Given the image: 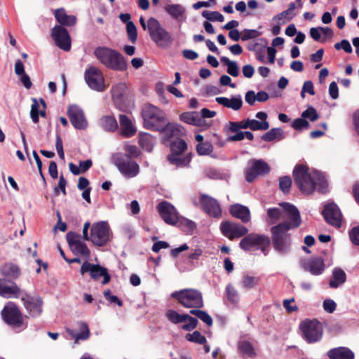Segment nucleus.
<instances>
[{"mask_svg": "<svg viewBox=\"0 0 359 359\" xmlns=\"http://www.w3.org/2000/svg\"><path fill=\"white\" fill-rule=\"evenodd\" d=\"M223 236L233 241L244 236L239 243V247L244 251L260 250L264 256L269 253L271 240L268 236L255 233H248V229L238 223L224 221L220 224Z\"/></svg>", "mask_w": 359, "mask_h": 359, "instance_id": "f257e3e1", "label": "nucleus"}, {"mask_svg": "<svg viewBox=\"0 0 359 359\" xmlns=\"http://www.w3.org/2000/svg\"><path fill=\"white\" fill-rule=\"evenodd\" d=\"M280 205L287 213L290 221L279 223L271 228L272 245L278 253L287 254L291 246V235L288 231L299 227L302 224V219L299 211L294 205L283 202Z\"/></svg>", "mask_w": 359, "mask_h": 359, "instance_id": "f03ea898", "label": "nucleus"}, {"mask_svg": "<svg viewBox=\"0 0 359 359\" xmlns=\"http://www.w3.org/2000/svg\"><path fill=\"white\" fill-rule=\"evenodd\" d=\"M94 55L108 69L123 72L127 69L128 65L125 57L117 50L105 46H99L94 50Z\"/></svg>", "mask_w": 359, "mask_h": 359, "instance_id": "7ed1b4c3", "label": "nucleus"}, {"mask_svg": "<svg viewBox=\"0 0 359 359\" xmlns=\"http://www.w3.org/2000/svg\"><path fill=\"white\" fill-rule=\"evenodd\" d=\"M141 114L145 128L158 132L165 129L167 118L165 112L158 107L151 104H145Z\"/></svg>", "mask_w": 359, "mask_h": 359, "instance_id": "20e7f679", "label": "nucleus"}, {"mask_svg": "<svg viewBox=\"0 0 359 359\" xmlns=\"http://www.w3.org/2000/svg\"><path fill=\"white\" fill-rule=\"evenodd\" d=\"M171 297L185 308L196 309L203 307V299L201 291L194 288L175 291Z\"/></svg>", "mask_w": 359, "mask_h": 359, "instance_id": "39448f33", "label": "nucleus"}, {"mask_svg": "<svg viewBox=\"0 0 359 359\" xmlns=\"http://www.w3.org/2000/svg\"><path fill=\"white\" fill-rule=\"evenodd\" d=\"M1 316L4 322L13 329L27 327L25 319L27 316H24L18 306L13 302H8L5 304L1 311Z\"/></svg>", "mask_w": 359, "mask_h": 359, "instance_id": "423d86ee", "label": "nucleus"}, {"mask_svg": "<svg viewBox=\"0 0 359 359\" xmlns=\"http://www.w3.org/2000/svg\"><path fill=\"white\" fill-rule=\"evenodd\" d=\"M309 167L302 164L297 165L292 172L295 184L304 194H311L317 187V183L309 172Z\"/></svg>", "mask_w": 359, "mask_h": 359, "instance_id": "0eeeda50", "label": "nucleus"}, {"mask_svg": "<svg viewBox=\"0 0 359 359\" xmlns=\"http://www.w3.org/2000/svg\"><path fill=\"white\" fill-rule=\"evenodd\" d=\"M147 29L151 40L161 48L169 47L173 41L171 34L164 29L155 18L147 21Z\"/></svg>", "mask_w": 359, "mask_h": 359, "instance_id": "6e6552de", "label": "nucleus"}, {"mask_svg": "<svg viewBox=\"0 0 359 359\" xmlns=\"http://www.w3.org/2000/svg\"><path fill=\"white\" fill-rule=\"evenodd\" d=\"M303 335L308 343L320 341L323 336L322 324L316 319L305 320L299 325Z\"/></svg>", "mask_w": 359, "mask_h": 359, "instance_id": "1a4fd4ad", "label": "nucleus"}, {"mask_svg": "<svg viewBox=\"0 0 359 359\" xmlns=\"http://www.w3.org/2000/svg\"><path fill=\"white\" fill-rule=\"evenodd\" d=\"M114 162L118 170L126 177H134L140 172L139 165L128 156L118 154L114 157Z\"/></svg>", "mask_w": 359, "mask_h": 359, "instance_id": "9d476101", "label": "nucleus"}, {"mask_svg": "<svg viewBox=\"0 0 359 359\" xmlns=\"http://www.w3.org/2000/svg\"><path fill=\"white\" fill-rule=\"evenodd\" d=\"M111 229L106 222H99L93 224L90 230V241L97 246H104L109 242Z\"/></svg>", "mask_w": 359, "mask_h": 359, "instance_id": "9b49d317", "label": "nucleus"}, {"mask_svg": "<svg viewBox=\"0 0 359 359\" xmlns=\"http://www.w3.org/2000/svg\"><path fill=\"white\" fill-rule=\"evenodd\" d=\"M165 317L170 323L175 325L185 323L181 327L185 331L190 332L194 330L198 324V320L196 318H194L187 313L180 314L177 311L172 309L166 311Z\"/></svg>", "mask_w": 359, "mask_h": 359, "instance_id": "f8f14e48", "label": "nucleus"}, {"mask_svg": "<svg viewBox=\"0 0 359 359\" xmlns=\"http://www.w3.org/2000/svg\"><path fill=\"white\" fill-rule=\"evenodd\" d=\"M86 83L90 88L101 92L104 90V79L101 70L91 66L86 69L84 74Z\"/></svg>", "mask_w": 359, "mask_h": 359, "instance_id": "ddd939ff", "label": "nucleus"}, {"mask_svg": "<svg viewBox=\"0 0 359 359\" xmlns=\"http://www.w3.org/2000/svg\"><path fill=\"white\" fill-rule=\"evenodd\" d=\"M270 166L263 160H252L250 165L245 170V177L248 182H252L258 176H263L269 173Z\"/></svg>", "mask_w": 359, "mask_h": 359, "instance_id": "4468645a", "label": "nucleus"}, {"mask_svg": "<svg viewBox=\"0 0 359 359\" xmlns=\"http://www.w3.org/2000/svg\"><path fill=\"white\" fill-rule=\"evenodd\" d=\"M86 272L90 273V277L94 280H98L101 276L103 277L102 285H106L111 280V276L108 272V269L100 264H93L85 262L81 265L80 273L81 275H83Z\"/></svg>", "mask_w": 359, "mask_h": 359, "instance_id": "2eb2a0df", "label": "nucleus"}, {"mask_svg": "<svg viewBox=\"0 0 359 359\" xmlns=\"http://www.w3.org/2000/svg\"><path fill=\"white\" fill-rule=\"evenodd\" d=\"M156 209L162 219L169 225H177L180 220V215L176 208L170 202L163 201L160 202Z\"/></svg>", "mask_w": 359, "mask_h": 359, "instance_id": "dca6fc26", "label": "nucleus"}, {"mask_svg": "<svg viewBox=\"0 0 359 359\" xmlns=\"http://www.w3.org/2000/svg\"><path fill=\"white\" fill-rule=\"evenodd\" d=\"M20 299L31 317L36 318L41 314L43 301L41 297L23 292Z\"/></svg>", "mask_w": 359, "mask_h": 359, "instance_id": "f3484780", "label": "nucleus"}, {"mask_svg": "<svg viewBox=\"0 0 359 359\" xmlns=\"http://www.w3.org/2000/svg\"><path fill=\"white\" fill-rule=\"evenodd\" d=\"M67 114L72 125L77 130H85L88 127V121L81 108L76 104L69 105Z\"/></svg>", "mask_w": 359, "mask_h": 359, "instance_id": "a211bd4d", "label": "nucleus"}, {"mask_svg": "<svg viewBox=\"0 0 359 359\" xmlns=\"http://www.w3.org/2000/svg\"><path fill=\"white\" fill-rule=\"evenodd\" d=\"M322 215L327 223L339 228L342 223V215L338 205L334 203H328L324 205Z\"/></svg>", "mask_w": 359, "mask_h": 359, "instance_id": "6ab92c4d", "label": "nucleus"}, {"mask_svg": "<svg viewBox=\"0 0 359 359\" xmlns=\"http://www.w3.org/2000/svg\"><path fill=\"white\" fill-rule=\"evenodd\" d=\"M51 36L55 41V44L65 51H69L71 49V37L68 30L60 25H55L52 29Z\"/></svg>", "mask_w": 359, "mask_h": 359, "instance_id": "aec40b11", "label": "nucleus"}, {"mask_svg": "<svg viewBox=\"0 0 359 359\" xmlns=\"http://www.w3.org/2000/svg\"><path fill=\"white\" fill-rule=\"evenodd\" d=\"M23 290L13 281L0 278V297L10 298H20Z\"/></svg>", "mask_w": 359, "mask_h": 359, "instance_id": "412c9836", "label": "nucleus"}, {"mask_svg": "<svg viewBox=\"0 0 359 359\" xmlns=\"http://www.w3.org/2000/svg\"><path fill=\"white\" fill-rule=\"evenodd\" d=\"M200 203L203 211L209 216L219 218L222 216V210L218 201L204 194L200 195Z\"/></svg>", "mask_w": 359, "mask_h": 359, "instance_id": "4be33fe9", "label": "nucleus"}, {"mask_svg": "<svg viewBox=\"0 0 359 359\" xmlns=\"http://www.w3.org/2000/svg\"><path fill=\"white\" fill-rule=\"evenodd\" d=\"M1 274L8 279L16 280L21 275L20 266L12 262H6L0 266Z\"/></svg>", "mask_w": 359, "mask_h": 359, "instance_id": "5701e85b", "label": "nucleus"}, {"mask_svg": "<svg viewBox=\"0 0 359 359\" xmlns=\"http://www.w3.org/2000/svg\"><path fill=\"white\" fill-rule=\"evenodd\" d=\"M229 212L233 217L241 219L243 223H248L250 220V210L245 205L241 204L232 205L229 208Z\"/></svg>", "mask_w": 359, "mask_h": 359, "instance_id": "b1692460", "label": "nucleus"}, {"mask_svg": "<svg viewBox=\"0 0 359 359\" xmlns=\"http://www.w3.org/2000/svg\"><path fill=\"white\" fill-rule=\"evenodd\" d=\"M255 117L260 120L250 118V129L252 130H266L269 128V123L267 121L268 115L266 112L259 111Z\"/></svg>", "mask_w": 359, "mask_h": 359, "instance_id": "393cba45", "label": "nucleus"}, {"mask_svg": "<svg viewBox=\"0 0 359 359\" xmlns=\"http://www.w3.org/2000/svg\"><path fill=\"white\" fill-rule=\"evenodd\" d=\"M118 119L121 126V135L126 138L133 137L136 133L137 130L131 120L124 114H120Z\"/></svg>", "mask_w": 359, "mask_h": 359, "instance_id": "a878e982", "label": "nucleus"}, {"mask_svg": "<svg viewBox=\"0 0 359 359\" xmlns=\"http://www.w3.org/2000/svg\"><path fill=\"white\" fill-rule=\"evenodd\" d=\"M304 269L314 276H319L325 270L324 260L321 257H313L305 264Z\"/></svg>", "mask_w": 359, "mask_h": 359, "instance_id": "bb28decb", "label": "nucleus"}, {"mask_svg": "<svg viewBox=\"0 0 359 359\" xmlns=\"http://www.w3.org/2000/svg\"><path fill=\"white\" fill-rule=\"evenodd\" d=\"M54 15L60 26H74L76 22V18L73 15H67L63 8H57L54 11Z\"/></svg>", "mask_w": 359, "mask_h": 359, "instance_id": "cd10ccee", "label": "nucleus"}, {"mask_svg": "<svg viewBox=\"0 0 359 359\" xmlns=\"http://www.w3.org/2000/svg\"><path fill=\"white\" fill-rule=\"evenodd\" d=\"M330 359H354L353 352L347 347H337L330 349L327 353Z\"/></svg>", "mask_w": 359, "mask_h": 359, "instance_id": "c85d7f7f", "label": "nucleus"}, {"mask_svg": "<svg viewBox=\"0 0 359 359\" xmlns=\"http://www.w3.org/2000/svg\"><path fill=\"white\" fill-rule=\"evenodd\" d=\"M302 6L303 3L302 0H296L295 2H291L288 6V8L273 17V20L280 21L283 18H286L287 20L289 21L296 15L294 11L297 8H301Z\"/></svg>", "mask_w": 359, "mask_h": 359, "instance_id": "c756f323", "label": "nucleus"}, {"mask_svg": "<svg viewBox=\"0 0 359 359\" xmlns=\"http://www.w3.org/2000/svg\"><path fill=\"white\" fill-rule=\"evenodd\" d=\"M180 118L182 121L188 124L201 126L204 123V120L200 117L199 113L197 111H190L182 113L180 116Z\"/></svg>", "mask_w": 359, "mask_h": 359, "instance_id": "7c9ffc66", "label": "nucleus"}, {"mask_svg": "<svg viewBox=\"0 0 359 359\" xmlns=\"http://www.w3.org/2000/svg\"><path fill=\"white\" fill-rule=\"evenodd\" d=\"M126 90L127 86L125 83H118L113 86L111 88V95L114 102H122Z\"/></svg>", "mask_w": 359, "mask_h": 359, "instance_id": "2f4dec72", "label": "nucleus"}, {"mask_svg": "<svg viewBox=\"0 0 359 359\" xmlns=\"http://www.w3.org/2000/svg\"><path fill=\"white\" fill-rule=\"evenodd\" d=\"M346 280V273L342 269L337 268L333 271V280L330 281L329 285L332 288H337L339 285L345 283Z\"/></svg>", "mask_w": 359, "mask_h": 359, "instance_id": "473e14b6", "label": "nucleus"}, {"mask_svg": "<svg viewBox=\"0 0 359 359\" xmlns=\"http://www.w3.org/2000/svg\"><path fill=\"white\" fill-rule=\"evenodd\" d=\"M180 155L181 154H171L168 156L167 158L171 164L175 165L177 167H185L190 163L191 157L189 155L184 157Z\"/></svg>", "mask_w": 359, "mask_h": 359, "instance_id": "72a5a7b5", "label": "nucleus"}, {"mask_svg": "<svg viewBox=\"0 0 359 359\" xmlns=\"http://www.w3.org/2000/svg\"><path fill=\"white\" fill-rule=\"evenodd\" d=\"M266 142H272L275 140H280L283 138V131L280 128H273L261 137Z\"/></svg>", "mask_w": 359, "mask_h": 359, "instance_id": "f704fd0d", "label": "nucleus"}, {"mask_svg": "<svg viewBox=\"0 0 359 359\" xmlns=\"http://www.w3.org/2000/svg\"><path fill=\"white\" fill-rule=\"evenodd\" d=\"M79 328L81 332L79 333L75 334L74 330H68L67 332L74 337L76 340H86L89 338L90 331L88 325L84 322H81L79 323Z\"/></svg>", "mask_w": 359, "mask_h": 359, "instance_id": "c9c22d12", "label": "nucleus"}, {"mask_svg": "<svg viewBox=\"0 0 359 359\" xmlns=\"http://www.w3.org/2000/svg\"><path fill=\"white\" fill-rule=\"evenodd\" d=\"M139 144L143 150L148 152L151 151L154 147L152 137L147 133H140Z\"/></svg>", "mask_w": 359, "mask_h": 359, "instance_id": "e433bc0d", "label": "nucleus"}, {"mask_svg": "<svg viewBox=\"0 0 359 359\" xmlns=\"http://www.w3.org/2000/svg\"><path fill=\"white\" fill-rule=\"evenodd\" d=\"M100 123L103 128L107 131L114 132L118 128L116 118L111 116H106L100 119Z\"/></svg>", "mask_w": 359, "mask_h": 359, "instance_id": "4c0bfd02", "label": "nucleus"}, {"mask_svg": "<svg viewBox=\"0 0 359 359\" xmlns=\"http://www.w3.org/2000/svg\"><path fill=\"white\" fill-rule=\"evenodd\" d=\"M164 10L173 18H178L184 13V8L180 4H170L164 7Z\"/></svg>", "mask_w": 359, "mask_h": 359, "instance_id": "58836bf2", "label": "nucleus"}, {"mask_svg": "<svg viewBox=\"0 0 359 359\" xmlns=\"http://www.w3.org/2000/svg\"><path fill=\"white\" fill-rule=\"evenodd\" d=\"M238 350L243 355L254 358L256 355L252 344L248 341H242L238 344Z\"/></svg>", "mask_w": 359, "mask_h": 359, "instance_id": "ea45409f", "label": "nucleus"}, {"mask_svg": "<svg viewBox=\"0 0 359 359\" xmlns=\"http://www.w3.org/2000/svg\"><path fill=\"white\" fill-rule=\"evenodd\" d=\"M72 252L75 255H82L85 257H88L90 255V251L87 245L81 241L76 242V245L70 248Z\"/></svg>", "mask_w": 359, "mask_h": 359, "instance_id": "a19ab883", "label": "nucleus"}, {"mask_svg": "<svg viewBox=\"0 0 359 359\" xmlns=\"http://www.w3.org/2000/svg\"><path fill=\"white\" fill-rule=\"evenodd\" d=\"M221 62L227 66V73L233 77L239 74V69L236 62L230 60L226 57H222Z\"/></svg>", "mask_w": 359, "mask_h": 359, "instance_id": "79ce46f5", "label": "nucleus"}, {"mask_svg": "<svg viewBox=\"0 0 359 359\" xmlns=\"http://www.w3.org/2000/svg\"><path fill=\"white\" fill-rule=\"evenodd\" d=\"M190 313L196 316L208 326H212L213 324V320L211 316L206 311L201 310V309H191L190 311Z\"/></svg>", "mask_w": 359, "mask_h": 359, "instance_id": "37998d69", "label": "nucleus"}, {"mask_svg": "<svg viewBox=\"0 0 359 359\" xmlns=\"http://www.w3.org/2000/svg\"><path fill=\"white\" fill-rule=\"evenodd\" d=\"M162 132L165 133V135L168 138H172L173 137L180 135L181 133V128L179 125L169 123L166 118V126Z\"/></svg>", "mask_w": 359, "mask_h": 359, "instance_id": "c03bdc74", "label": "nucleus"}, {"mask_svg": "<svg viewBox=\"0 0 359 359\" xmlns=\"http://www.w3.org/2000/svg\"><path fill=\"white\" fill-rule=\"evenodd\" d=\"M185 339L190 342H194L198 344H205L207 343L205 337L202 335L201 333L198 330L194 331V332L191 334H187Z\"/></svg>", "mask_w": 359, "mask_h": 359, "instance_id": "a18cd8bd", "label": "nucleus"}, {"mask_svg": "<svg viewBox=\"0 0 359 359\" xmlns=\"http://www.w3.org/2000/svg\"><path fill=\"white\" fill-rule=\"evenodd\" d=\"M187 145L184 140L177 139L170 144L172 154H182L186 149Z\"/></svg>", "mask_w": 359, "mask_h": 359, "instance_id": "49530a36", "label": "nucleus"}, {"mask_svg": "<svg viewBox=\"0 0 359 359\" xmlns=\"http://www.w3.org/2000/svg\"><path fill=\"white\" fill-rule=\"evenodd\" d=\"M212 151L213 146L210 142L206 141L196 145V151L201 156L209 155Z\"/></svg>", "mask_w": 359, "mask_h": 359, "instance_id": "de8ad7c7", "label": "nucleus"}, {"mask_svg": "<svg viewBox=\"0 0 359 359\" xmlns=\"http://www.w3.org/2000/svg\"><path fill=\"white\" fill-rule=\"evenodd\" d=\"M202 16L208 20L212 22L218 21L222 22L224 20V17L218 11H203Z\"/></svg>", "mask_w": 359, "mask_h": 359, "instance_id": "09e8293b", "label": "nucleus"}, {"mask_svg": "<svg viewBox=\"0 0 359 359\" xmlns=\"http://www.w3.org/2000/svg\"><path fill=\"white\" fill-rule=\"evenodd\" d=\"M126 32L128 40L131 43H135L137 41V32L136 26L133 22H130L128 23L126 26Z\"/></svg>", "mask_w": 359, "mask_h": 359, "instance_id": "8fccbe9b", "label": "nucleus"}, {"mask_svg": "<svg viewBox=\"0 0 359 359\" xmlns=\"http://www.w3.org/2000/svg\"><path fill=\"white\" fill-rule=\"evenodd\" d=\"M259 277L245 275L243 278V286L248 289L252 288L259 284Z\"/></svg>", "mask_w": 359, "mask_h": 359, "instance_id": "3c124183", "label": "nucleus"}, {"mask_svg": "<svg viewBox=\"0 0 359 359\" xmlns=\"http://www.w3.org/2000/svg\"><path fill=\"white\" fill-rule=\"evenodd\" d=\"M302 117L313 122L319 118V114L314 107H309L305 111L302 112Z\"/></svg>", "mask_w": 359, "mask_h": 359, "instance_id": "603ef678", "label": "nucleus"}, {"mask_svg": "<svg viewBox=\"0 0 359 359\" xmlns=\"http://www.w3.org/2000/svg\"><path fill=\"white\" fill-rule=\"evenodd\" d=\"M32 104L31 106L30 116L34 123H37L39 121V104L36 98H32Z\"/></svg>", "mask_w": 359, "mask_h": 359, "instance_id": "864d4df0", "label": "nucleus"}, {"mask_svg": "<svg viewBox=\"0 0 359 359\" xmlns=\"http://www.w3.org/2000/svg\"><path fill=\"white\" fill-rule=\"evenodd\" d=\"M267 45V41L264 38H259L257 41H250L247 45V49L250 51H256L260 48L265 47Z\"/></svg>", "mask_w": 359, "mask_h": 359, "instance_id": "5fc2aeb1", "label": "nucleus"}, {"mask_svg": "<svg viewBox=\"0 0 359 359\" xmlns=\"http://www.w3.org/2000/svg\"><path fill=\"white\" fill-rule=\"evenodd\" d=\"M262 32H259L256 29H245L241 32V40L242 41H248L250 39H253L261 36Z\"/></svg>", "mask_w": 359, "mask_h": 359, "instance_id": "6e6d98bb", "label": "nucleus"}, {"mask_svg": "<svg viewBox=\"0 0 359 359\" xmlns=\"http://www.w3.org/2000/svg\"><path fill=\"white\" fill-rule=\"evenodd\" d=\"M226 294L230 302L233 304L238 302L239 299L238 292L231 284L227 285L226 287Z\"/></svg>", "mask_w": 359, "mask_h": 359, "instance_id": "4d7b16f0", "label": "nucleus"}, {"mask_svg": "<svg viewBox=\"0 0 359 359\" xmlns=\"http://www.w3.org/2000/svg\"><path fill=\"white\" fill-rule=\"evenodd\" d=\"M292 186V180L289 176L279 178V188L285 194L288 193Z\"/></svg>", "mask_w": 359, "mask_h": 359, "instance_id": "13d9d810", "label": "nucleus"}, {"mask_svg": "<svg viewBox=\"0 0 359 359\" xmlns=\"http://www.w3.org/2000/svg\"><path fill=\"white\" fill-rule=\"evenodd\" d=\"M309 126V121L302 117L294 119L292 123V127L296 130L308 129Z\"/></svg>", "mask_w": 359, "mask_h": 359, "instance_id": "bf43d9fd", "label": "nucleus"}, {"mask_svg": "<svg viewBox=\"0 0 359 359\" xmlns=\"http://www.w3.org/2000/svg\"><path fill=\"white\" fill-rule=\"evenodd\" d=\"M281 210L278 208H269L267 210L268 217L273 219L272 223H275L279 220L281 217Z\"/></svg>", "mask_w": 359, "mask_h": 359, "instance_id": "052dcab7", "label": "nucleus"}, {"mask_svg": "<svg viewBox=\"0 0 359 359\" xmlns=\"http://www.w3.org/2000/svg\"><path fill=\"white\" fill-rule=\"evenodd\" d=\"M242 105V99L240 95H238L237 97H233L231 99H229V104L228 108L237 111L241 108Z\"/></svg>", "mask_w": 359, "mask_h": 359, "instance_id": "680f3d73", "label": "nucleus"}, {"mask_svg": "<svg viewBox=\"0 0 359 359\" xmlns=\"http://www.w3.org/2000/svg\"><path fill=\"white\" fill-rule=\"evenodd\" d=\"M323 307L326 312L332 313L336 310L337 304L334 300L327 299L323 301Z\"/></svg>", "mask_w": 359, "mask_h": 359, "instance_id": "e2e57ef3", "label": "nucleus"}, {"mask_svg": "<svg viewBox=\"0 0 359 359\" xmlns=\"http://www.w3.org/2000/svg\"><path fill=\"white\" fill-rule=\"evenodd\" d=\"M125 151L127 152V154L125 155L130 156V158L132 157L137 158L141 154L140 151L135 145H126L125 147Z\"/></svg>", "mask_w": 359, "mask_h": 359, "instance_id": "0e129e2a", "label": "nucleus"}, {"mask_svg": "<svg viewBox=\"0 0 359 359\" xmlns=\"http://www.w3.org/2000/svg\"><path fill=\"white\" fill-rule=\"evenodd\" d=\"M80 236L73 231H69L67 233L66 238L67 241L69 244V246L71 248L74 246V245H76V242H80L79 240Z\"/></svg>", "mask_w": 359, "mask_h": 359, "instance_id": "69168bd1", "label": "nucleus"}, {"mask_svg": "<svg viewBox=\"0 0 359 359\" xmlns=\"http://www.w3.org/2000/svg\"><path fill=\"white\" fill-rule=\"evenodd\" d=\"M349 237L353 245L359 246V226H355L351 230Z\"/></svg>", "mask_w": 359, "mask_h": 359, "instance_id": "338daca9", "label": "nucleus"}, {"mask_svg": "<svg viewBox=\"0 0 359 359\" xmlns=\"http://www.w3.org/2000/svg\"><path fill=\"white\" fill-rule=\"evenodd\" d=\"M203 250L200 248L196 249L194 252L189 253L187 259L188 262L191 265H194L195 261H197L202 255Z\"/></svg>", "mask_w": 359, "mask_h": 359, "instance_id": "774afa93", "label": "nucleus"}]
</instances>
